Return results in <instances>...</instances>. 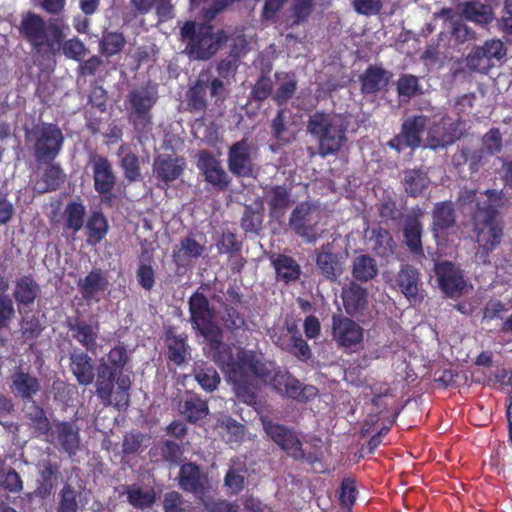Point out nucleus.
<instances>
[{
    "label": "nucleus",
    "mask_w": 512,
    "mask_h": 512,
    "mask_svg": "<svg viewBox=\"0 0 512 512\" xmlns=\"http://www.w3.org/2000/svg\"><path fill=\"white\" fill-rule=\"evenodd\" d=\"M485 196L487 203H477L478 210L476 213L489 215L492 219H496L497 211L503 205V194L497 190H486Z\"/></svg>",
    "instance_id": "nucleus-48"
},
{
    "label": "nucleus",
    "mask_w": 512,
    "mask_h": 512,
    "mask_svg": "<svg viewBox=\"0 0 512 512\" xmlns=\"http://www.w3.org/2000/svg\"><path fill=\"white\" fill-rule=\"evenodd\" d=\"M185 167L183 158L172 155H159L153 164L154 174L162 181L168 183L176 180Z\"/></svg>",
    "instance_id": "nucleus-27"
},
{
    "label": "nucleus",
    "mask_w": 512,
    "mask_h": 512,
    "mask_svg": "<svg viewBox=\"0 0 512 512\" xmlns=\"http://www.w3.org/2000/svg\"><path fill=\"white\" fill-rule=\"evenodd\" d=\"M352 6L357 14L372 16L380 13L383 3L381 0H353Z\"/></svg>",
    "instance_id": "nucleus-54"
},
{
    "label": "nucleus",
    "mask_w": 512,
    "mask_h": 512,
    "mask_svg": "<svg viewBox=\"0 0 512 512\" xmlns=\"http://www.w3.org/2000/svg\"><path fill=\"white\" fill-rule=\"evenodd\" d=\"M189 310L192 324L203 336L214 335L218 326L214 322V313L209 307L207 298L201 293H194L190 297Z\"/></svg>",
    "instance_id": "nucleus-12"
},
{
    "label": "nucleus",
    "mask_w": 512,
    "mask_h": 512,
    "mask_svg": "<svg viewBox=\"0 0 512 512\" xmlns=\"http://www.w3.org/2000/svg\"><path fill=\"white\" fill-rule=\"evenodd\" d=\"M389 81V74L378 67H370L361 77L362 92L374 94L384 89Z\"/></svg>",
    "instance_id": "nucleus-33"
},
{
    "label": "nucleus",
    "mask_w": 512,
    "mask_h": 512,
    "mask_svg": "<svg viewBox=\"0 0 512 512\" xmlns=\"http://www.w3.org/2000/svg\"><path fill=\"white\" fill-rule=\"evenodd\" d=\"M324 211L313 202L298 204L289 218L291 229L307 243H315L319 236L318 225L325 218Z\"/></svg>",
    "instance_id": "nucleus-8"
},
{
    "label": "nucleus",
    "mask_w": 512,
    "mask_h": 512,
    "mask_svg": "<svg viewBox=\"0 0 512 512\" xmlns=\"http://www.w3.org/2000/svg\"><path fill=\"white\" fill-rule=\"evenodd\" d=\"M163 508L165 512H183L182 496L176 491L167 492L164 495Z\"/></svg>",
    "instance_id": "nucleus-64"
},
{
    "label": "nucleus",
    "mask_w": 512,
    "mask_h": 512,
    "mask_svg": "<svg viewBox=\"0 0 512 512\" xmlns=\"http://www.w3.org/2000/svg\"><path fill=\"white\" fill-rule=\"evenodd\" d=\"M343 306L350 316H358L368 308V292L357 283L351 282L342 289Z\"/></svg>",
    "instance_id": "nucleus-24"
},
{
    "label": "nucleus",
    "mask_w": 512,
    "mask_h": 512,
    "mask_svg": "<svg viewBox=\"0 0 512 512\" xmlns=\"http://www.w3.org/2000/svg\"><path fill=\"white\" fill-rule=\"evenodd\" d=\"M481 48L485 51L490 62L492 59L500 60L506 55V48L500 40L493 39L486 41Z\"/></svg>",
    "instance_id": "nucleus-63"
},
{
    "label": "nucleus",
    "mask_w": 512,
    "mask_h": 512,
    "mask_svg": "<svg viewBox=\"0 0 512 512\" xmlns=\"http://www.w3.org/2000/svg\"><path fill=\"white\" fill-rule=\"evenodd\" d=\"M179 484L183 490L191 492L199 498L205 496L207 478L201 474L195 464L187 463L181 466Z\"/></svg>",
    "instance_id": "nucleus-25"
},
{
    "label": "nucleus",
    "mask_w": 512,
    "mask_h": 512,
    "mask_svg": "<svg viewBox=\"0 0 512 512\" xmlns=\"http://www.w3.org/2000/svg\"><path fill=\"white\" fill-rule=\"evenodd\" d=\"M93 171L95 190L101 194L110 193L115 185V176L109 161L99 155H93L89 161Z\"/></svg>",
    "instance_id": "nucleus-23"
},
{
    "label": "nucleus",
    "mask_w": 512,
    "mask_h": 512,
    "mask_svg": "<svg viewBox=\"0 0 512 512\" xmlns=\"http://www.w3.org/2000/svg\"><path fill=\"white\" fill-rule=\"evenodd\" d=\"M195 379L206 391H213L217 388L220 377L213 367H202L195 370Z\"/></svg>",
    "instance_id": "nucleus-52"
},
{
    "label": "nucleus",
    "mask_w": 512,
    "mask_h": 512,
    "mask_svg": "<svg viewBox=\"0 0 512 512\" xmlns=\"http://www.w3.org/2000/svg\"><path fill=\"white\" fill-rule=\"evenodd\" d=\"M272 338L277 346L291 352L301 360H307L311 357L310 347L298 333L297 327L293 323L287 324L286 330H282L279 335L275 333Z\"/></svg>",
    "instance_id": "nucleus-18"
},
{
    "label": "nucleus",
    "mask_w": 512,
    "mask_h": 512,
    "mask_svg": "<svg viewBox=\"0 0 512 512\" xmlns=\"http://www.w3.org/2000/svg\"><path fill=\"white\" fill-rule=\"evenodd\" d=\"M220 334L219 329L214 335L204 337L208 341L206 354L226 374L236 396L246 404L253 405L256 403L254 379L265 378L271 365L267 366L262 357L252 351L237 349L234 354L232 348L221 341Z\"/></svg>",
    "instance_id": "nucleus-1"
},
{
    "label": "nucleus",
    "mask_w": 512,
    "mask_h": 512,
    "mask_svg": "<svg viewBox=\"0 0 512 512\" xmlns=\"http://www.w3.org/2000/svg\"><path fill=\"white\" fill-rule=\"evenodd\" d=\"M267 201L271 210L276 212L290 204V195L285 187L276 186L267 191Z\"/></svg>",
    "instance_id": "nucleus-53"
},
{
    "label": "nucleus",
    "mask_w": 512,
    "mask_h": 512,
    "mask_svg": "<svg viewBox=\"0 0 512 512\" xmlns=\"http://www.w3.org/2000/svg\"><path fill=\"white\" fill-rule=\"evenodd\" d=\"M316 263L321 273L329 280L336 281L343 272L342 263L332 252L330 243L322 245L317 251Z\"/></svg>",
    "instance_id": "nucleus-28"
},
{
    "label": "nucleus",
    "mask_w": 512,
    "mask_h": 512,
    "mask_svg": "<svg viewBox=\"0 0 512 512\" xmlns=\"http://www.w3.org/2000/svg\"><path fill=\"white\" fill-rule=\"evenodd\" d=\"M435 273L440 288L450 297L461 295L467 288L461 271L451 262L437 263L435 265Z\"/></svg>",
    "instance_id": "nucleus-15"
},
{
    "label": "nucleus",
    "mask_w": 512,
    "mask_h": 512,
    "mask_svg": "<svg viewBox=\"0 0 512 512\" xmlns=\"http://www.w3.org/2000/svg\"><path fill=\"white\" fill-rule=\"evenodd\" d=\"M277 277L288 283L295 281L300 276V266L291 257L281 255L274 261Z\"/></svg>",
    "instance_id": "nucleus-43"
},
{
    "label": "nucleus",
    "mask_w": 512,
    "mask_h": 512,
    "mask_svg": "<svg viewBox=\"0 0 512 512\" xmlns=\"http://www.w3.org/2000/svg\"><path fill=\"white\" fill-rule=\"evenodd\" d=\"M108 232V223L104 215L94 212L86 223L87 242L91 245L99 243Z\"/></svg>",
    "instance_id": "nucleus-39"
},
{
    "label": "nucleus",
    "mask_w": 512,
    "mask_h": 512,
    "mask_svg": "<svg viewBox=\"0 0 512 512\" xmlns=\"http://www.w3.org/2000/svg\"><path fill=\"white\" fill-rule=\"evenodd\" d=\"M20 33L37 53L52 56L60 51L64 37L56 24H46L39 15L32 12L22 17Z\"/></svg>",
    "instance_id": "nucleus-2"
},
{
    "label": "nucleus",
    "mask_w": 512,
    "mask_h": 512,
    "mask_svg": "<svg viewBox=\"0 0 512 512\" xmlns=\"http://www.w3.org/2000/svg\"><path fill=\"white\" fill-rule=\"evenodd\" d=\"M378 273L376 261L369 255L360 254L353 259L352 275L361 282L373 279Z\"/></svg>",
    "instance_id": "nucleus-34"
},
{
    "label": "nucleus",
    "mask_w": 512,
    "mask_h": 512,
    "mask_svg": "<svg viewBox=\"0 0 512 512\" xmlns=\"http://www.w3.org/2000/svg\"><path fill=\"white\" fill-rule=\"evenodd\" d=\"M463 133L462 123L450 117H442L440 122L429 127L426 146L431 149L443 148L453 144Z\"/></svg>",
    "instance_id": "nucleus-13"
},
{
    "label": "nucleus",
    "mask_w": 512,
    "mask_h": 512,
    "mask_svg": "<svg viewBox=\"0 0 512 512\" xmlns=\"http://www.w3.org/2000/svg\"><path fill=\"white\" fill-rule=\"evenodd\" d=\"M38 164L40 165L41 163ZM44 164L46 167L34 186V189L39 193L55 190L65 180V174L59 164L53 161Z\"/></svg>",
    "instance_id": "nucleus-31"
},
{
    "label": "nucleus",
    "mask_w": 512,
    "mask_h": 512,
    "mask_svg": "<svg viewBox=\"0 0 512 512\" xmlns=\"http://www.w3.org/2000/svg\"><path fill=\"white\" fill-rule=\"evenodd\" d=\"M474 230L477 242L474 261L480 264H487L490 262V253L502 241L503 226L497 219H492L487 214L475 213Z\"/></svg>",
    "instance_id": "nucleus-7"
},
{
    "label": "nucleus",
    "mask_w": 512,
    "mask_h": 512,
    "mask_svg": "<svg viewBox=\"0 0 512 512\" xmlns=\"http://www.w3.org/2000/svg\"><path fill=\"white\" fill-rule=\"evenodd\" d=\"M452 204L449 202L438 203L433 210V227L435 232L444 230L454 223Z\"/></svg>",
    "instance_id": "nucleus-46"
},
{
    "label": "nucleus",
    "mask_w": 512,
    "mask_h": 512,
    "mask_svg": "<svg viewBox=\"0 0 512 512\" xmlns=\"http://www.w3.org/2000/svg\"><path fill=\"white\" fill-rule=\"evenodd\" d=\"M181 36L188 41L189 54L201 60L213 56L227 37L222 30L214 31L210 25H200L197 29L193 22H187L181 29Z\"/></svg>",
    "instance_id": "nucleus-5"
},
{
    "label": "nucleus",
    "mask_w": 512,
    "mask_h": 512,
    "mask_svg": "<svg viewBox=\"0 0 512 512\" xmlns=\"http://www.w3.org/2000/svg\"><path fill=\"white\" fill-rule=\"evenodd\" d=\"M0 484L12 493L20 492L23 489L21 477L14 469L3 473L0 477Z\"/></svg>",
    "instance_id": "nucleus-58"
},
{
    "label": "nucleus",
    "mask_w": 512,
    "mask_h": 512,
    "mask_svg": "<svg viewBox=\"0 0 512 512\" xmlns=\"http://www.w3.org/2000/svg\"><path fill=\"white\" fill-rule=\"evenodd\" d=\"M85 215L86 209L82 203L77 201L68 203L63 212L66 229L74 233L80 231L84 224Z\"/></svg>",
    "instance_id": "nucleus-40"
},
{
    "label": "nucleus",
    "mask_w": 512,
    "mask_h": 512,
    "mask_svg": "<svg viewBox=\"0 0 512 512\" xmlns=\"http://www.w3.org/2000/svg\"><path fill=\"white\" fill-rule=\"evenodd\" d=\"M460 14L468 21L487 25L493 20L492 8L480 2H466L459 6Z\"/></svg>",
    "instance_id": "nucleus-32"
},
{
    "label": "nucleus",
    "mask_w": 512,
    "mask_h": 512,
    "mask_svg": "<svg viewBox=\"0 0 512 512\" xmlns=\"http://www.w3.org/2000/svg\"><path fill=\"white\" fill-rule=\"evenodd\" d=\"M157 99V90L152 86L137 88L129 92V118L138 131L144 132L150 129L152 124L150 111Z\"/></svg>",
    "instance_id": "nucleus-9"
},
{
    "label": "nucleus",
    "mask_w": 512,
    "mask_h": 512,
    "mask_svg": "<svg viewBox=\"0 0 512 512\" xmlns=\"http://www.w3.org/2000/svg\"><path fill=\"white\" fill-rule=\"evenodd\" d=\"M62 46L66 57L74 60H80L86 53L84 44L77 38L66 41Z\"/></svg>",
    "instance_id": "nucleus-60"
},
{
    "label": "nucleus",
    "mask_w": 512,
    "mask_h": 512,
    "mask_svg": "<svg viewBox=\"0 0 512 512\" xmlns=\"http://www.w3.org/2000/svg\"><path fill=\"white\" fill-rule=\"evenodd\" d=\"M339 499L341 504L347 507L354 503L356 499V487L353 480L347 478L342 481Z\"/></svg>",
    "instance_id": "nucleus-61"
},
{
    "label": "nucleus",
    "mask_w": 512,
    "mask_h": 512,
    "mask_svg": "<svg viewBox=\"0 0 512 512\" xmlns=\"http://www.w3.org/2000/svg\"><path fill=\"white\" fill-rule=\"evenodd\" d=\"M262 424L266 434L288 455L295 459L304 457L301 443L292 431L267 419H262Z\"/></svg>",
    "instance_id": "nucleus-16"
},
{
    "label": "nucleus",
    "mask_w": 512,
    "mask_h": 512,
    "mask_svg": "<svg viewBox=\"0 0 512 512\" xmlns=\"http://www.w3.org/2000/svg\"><path fill=\"white\" fill-rule=\"evenodd\" d=\"M179 411L189 422L195 423L207 416L208 406L205 401L191 397L180 402Z\"/></svg>",
    "instance_id": "nucleus-41"
},
{
    "label": "nucleus",
    "mask_w": 512,
    "mask_h": 512,
    "mask_svg": "<svg viewBox=\"0 0 512 512\" xmlns=\"http://www.w3.org/2000/svg\"><path fill=\"white\" fill-rule=\"evenodd\" d=\"M115 373L107 363L101 364L96 382V393L105 405L125 409L129 404V376L120 374L114 384Z\"/></svg>",
    "instance_id": "nucleus-6"
},
{
    "label": "nucleus",
    "mask_w": 512,
    "mask_h": 512,
    "mask_svg": "<svg viewBox=\"0 0 512 512\" xmlns=\"http://www.w3.org/2000/svg\"><path fill=\"white\" fill-rule=\"evenodd\" d=\"M427 125V118L423 115L407 118L402 124L399 135L389 141V146L396 151H401L404 146L416 148L421 143V134Z\"/></svg>",
    "instance_id": "nucleus-14"
},
{
    "label": "nucleus",
    "mask_w": 512,
    "mask_h": 512,
    "mask_svg": "<svg viewBox=\"0 0 512 512\" xmlns=\"http://www.w3.org/2000/svg\"><path fill=\"white\" fill-rule=\"evenodd\" d=\"M397 90L402 97L414 96L419 90L418 78L413 75L401 76L397 82Z\"/></svg>",
    "instance_id": "nucleus-56"
},
{
    "label": "nucleus",
    "mask_w": 512,
    "mask_h": 512,
    "mask_svg": "<svg viewBox=\"0 0 512 512\" xmlns=\"http://www.w3.org/2000/svg\"><path fill=\"white\" fill-rule=\"evenodd\" d=\"M430 180L427 172L422 170H408L405 172L404 187L411 196H418L428 187Z\"/></svg>",
    "instance_id": "nucleus-42"
},
{
    "label": "nucleus",
    "mask_w": 512,
    "mask_h": 512,
    "mask_svg": "<svg viewBox=\"0 0 512 512\" xmlns=\"http://www.w3.org/2000/svg\"><path fill=\"white\" fill-rule=\"evenodd\" d=\"M313 10L312 0H294L289 15L286 18V25L292 27L306 21Z\"/></svg>",
    "instance_id": "nucleus-44"
},
{
    "label": "nucleus",
    "mask_w": 512,
    "mask_h": 512,
    "mask_svg": "<svg viewBox=\"0 0 512 512\" xmlns=\"http://www.w3.org/2000/svg\"><path fill=\"white\" fill-rule=\"evenodd\" d=\"M422 225L415 217H409L404 223V238L409 250L416 255H423L421 243Z\"/></svg>",
    "instance_id": "nucleus-36"
},
{
    "label": "nucleus",
    "mask_w": 512,
    "mask_h": 512,
    "mask_svg": "<svg viewBox=\"0 0 512 512\" xmlns=\"http://www.w3.org/2000/svg\"><path fill=\"white\" fill-rule=\"evenodd\" d=\"M108 287L109 281L100 270H92L78 281L79 291L87 302H99Z\"/></svg>",
    "instance_id": "nucleus-21"
},
{
    "label": "nucleus",
    "mask_w": 512,
    "mask_h": 512,
    "mask_svg": "<svg viewBox=\"0 0 512 512\" xmlns=\"http://www.w3.org/2000/svg\"><path fill=\"white\" fill-rule=\"evenodd\" d=\"M27 418L29 420V425L34 428L37 436L48 437L52 427L50 426V422L41 407L37 405L30 406L28 408Z\"/></svg>",
    "instance_id": "nucleus-45"
},
{
    "label": "nucleus",
    "mask_w": 512,
    "mask_h": 512,
    "mask_svg": "<svg viewBox=\"0 0 512 512\" xmlns=\"http://www.w3.org/2000/svg\"><path fill=\"white\" fill-rule=\"evenodd\" d=\"M197 167L205 176V180L220 190L229 184V176L221 167L220 162L210 153L203 151L198 156Z\"/></svg>",
    "instance_id": "nucleus-20"
},
{
    "label": "nucleus",
    "mask_w": 512,
    "mask_h": 512,
    "mask_svg": "<svg viewBox=\"0 0 512 512\" xmlns=\"http://www.w3.org/2000/svg\"><path fill=\"white\" fill-rule=\"evenodd\" d=\"M73 337L90 351L96 348V341L99 333V324H88L80 321L71 327Z\"/></svg>",
    "instance_id": "nucleus-35"
},
{
    "label": "nucleus",
    "mask_w": 512,
    "mask_h": 512,
    "mask_svg": "<svg viewBox=\"0 0 512 512\" xmlns=\"http://www.w3.org/2000/svg\"><path fill=\"white\" fill-rule=\"evenodd\" d=\"M47 441L69 456H74L81 449L80 429L75 422H54Z\"/></svg>",
    "instance_id": "nucleus-11"
},
{
    "label": "nucleus",
    "mask_w": 512,
    "mask_h": 512,
    "mask_svg": "<svg viewBox=\"0 0 512 512\" xmlns=\"http://www.w3.org/2000/svg\"><path fill=\"white\" fill-rule=\"evenodd\" d=\"M121 166L124 170L125 177L130 181H135L140 178L139 160L135 154H125L121 159Z\"/></svg>",
    "instance_id": "nucleus-55"
},
{
    "label": "nucleus",
    "mask_w": 512,
    "mask_h": 512,
    "mask_svg": "<svg viewBox=\"0 0 512 512\" xmlns=\"http://www.w3.org/2000/svg\"><path fill=\"white\" fill-rule=\"evenodd\" d=\"M206 510L209 512H238L239 506L225 500H212L206 497L201 498Z\"/></svg>",
    "instance_id": "nucleus-59"
},
{
    "label": "nucleus",
    "mask_w": 512,
    "mask_h": 512,
    "mask_svg": "<svg viewBox=\"0 0 512 512\" xmlns=\"http://www.w3.org/2000/svg\"><path fill=\"white\" fill-rule=\"evenodd\" d=\"M264 363L267 366L271 365L270 372H268L265 378H255L254 382H256L257 379L265 383L270 382L273 388L280 394L298 401H307L317 395L318 391L314 386H302L296 378L287 372L277 371L274 373L273 377H270V374L274 371V366L270 362ZM254 384L256 385V383Z\"/></svg>",
    "instance_id": "nucleus-10"
},
{
    "label": "nucleus",
    "mask_w": 512,
    "mask_h": 512,
    "mask_svg": "<svg viewBox=\"0 0 512 512\" xmlns=\"http://www.w3.org/2000/svg\"><path fill=\"white\" fill-rule=\"evenodd\" d=\"M466 62L469 69L480 73H487L492 66L481 46L472 49L467 56Z\"/></svg>",
    "instance_id": "nucleus-50"
},
{
    "label": "nucleus",
    "mask_w": 512,
    "mask_h": 512,
    "mask_svg": "<svg viewBox=\"0 0 512 512\" xmlns=\"http://www.w3.org/2000/svg\"><path fill=\"white\" fill-rule=\"evenodd\" d=\"M483 146L490 154L500 152L502 148V138L498 129H491L484 135Z\"/></svg>",
    "instance_id": "nucleus-62"
},
{
    "label": "nucleus",
    "mask_w": 512,
    "mask_h": 512,
    "mask_svg": "<svg viewBox=\"0 0 512 512\" xmlns=\"http://www.w3.org/2000/svg\"><path fill=\"white\" fill-rule=\"evenodd\" d=\"M12 393L23 399H32L40 391L39 380L19 369L11 375Z\"/></svg>",
    "instance_id": "nucleus-29"
},
{
    "label": "nucleus",
    "mask_w": 512,
    "mask_h": 512,
    "mask_svg": "<svg viewBox=\"0 0 512 512\" xmlns=\"http://www.w3.org/2000/svg\"><path fill=\"white\" fill-rule=\"evenodd\" d=\"M298 117L288 109H281L272 121V134L281 142L294 140L298 130Z\"/></svg>",
    "instance_id": "nucleus-26"
},
{
    "label": "nucleus",
    "mask_w": 512,
    "mask_h": 512,
    "mask_svg": "<svg viewBox=\"0 0 512 512\" xmlns=\"http://www.w3.org/2000/svg\"><path fill=\"white\" fill-rule=\"evenodd\" d=\"M228 166L229 170L237 176L252 175L253 164L246 140H241L231 146L228 155Z\"/></svg>",
    "instance_id": "nucleus-22"
},
{
    "label": "nucleus",
    "mask_w": 512,
    "mask_h": 512,
    "mask_svg": "<svg viewBox=\"0 0 512 512\" xmlns=\"http://www.w3.org/2000/svg\"><path fill=\"white\" fill-rule=\"evenodd\" d=\"M307 131L317 139L322 156L336 153L346 140L344 120L335 114L315 112L309 117Z\"/></svg>",
    "instance_id": "nucleus-3"
},
{
    "label": "nucleus",
    "mask_w": 512,
    "mask_h": 512,
    "mask_svg": "<svg viewBox=\"0 0 512 512\" xmlns=\"http://www.w3.org/2000/svg\"><path fill=\"white\" fill-rule=\"evenodd\" d=\"M25 140L36 163H50L60 154L64 135L57 125L41 123L26 131Z\"/></svg>",
    "instance_id": "nucleus-4"
},
{
    "label": "nucleus",
    "mask_w": 512,
    "mask_h": 512,
    "mask_svg": "<svg viewBox=\"0 0 512 512\" xmlns=\"http://www.w3.org/2000/svg\"><path fill=\"white\" fill-rule=\"evenodd\" d=\"M128 502L135 508L150 507L156 500L155 491L150 487H142L140 485H130L125 489Z\"/></svg>",
    "instance_id": "nucleus-37"
},
{
    "label": "nucleus",
    "mask_w": 512,
    "mask_h": 512,
    "mask_svg": "<svg viewBox=\"0 0 512 512\" xmlns=\"http://www.w3.org/2000/svg\"><path fill=\"white\" fill-rule=\"evenodd\" d=\"M39 292L37 283L29 276H23L15 283L13 296L19 304L29 305L34 302Z\"/></svg>",
    "instance_id": "nucleus-38"
},
{
    "label": "nucleus",
    "mask_w": 512,
    "mask_h": 512,
    "mask_svg": "<svg viewBox=\"0 0 512 512\" xmlns=\"http://www.w3.org/2000/svg\"><path fill=\"white\" fill-rule=\"evenodd\" d=\"M297 87V82L293 77L287 76L286 79L279 85L274 95V100L279 104L287 102L294 94Z\"/></svg>",
    "instance_id": "nucleus-57"
},
{
    "label": "nucleus",
    "mask_w": 512,
    "mask_h": 512,
    "mask_svg": "<svg viewBox=\"0 0 512 512\" xmlns=\"http://www.w3.org/2000/svg\"><path fill=\"white\" fill-rule=\"evenodd\" d=\"M125 45V39L121 33L107 32L103 34L100 48L106 56L118 54Z\"/></svg>",
    "instance_id": "nucleus-49"
},
{
    "label": "nucleus",
    "mask_w": 512,
    "mask_h": 512,
    "mask_svg": "<svg viewBox=\"0 0 512 512\" xmlns=\"http://www.w3.org/2000/svg\"><path fill=\"white\" fill-rule=\"evenodd\" d=\"M395 286L400 290L410 304L422 302L424 296L421 290L419 272L410 265H403L395 276Z\"/></svg>",
    "instance_id": "nucleus-17"
},
{
    "label": "nucleus",
    "mask_w": 512,
    "mask_h": 512,
    "mask_svg": "<svg viewBox=\"0 0 512 512\" xmlns=\"http://www.w3.org/2000/svg\"><path fill=\"white\" fill-rule=\"evenodd\" d=\"M82 507L77 492L70 486H65L60 494L58 512H79Z\"/></svg>",
    "instance_id": "nucleus-51"
},
{
    "label": "nucleus",
    "mask_w": 512,
    "mask_h": 512,
    "mask_svg": "<svg viewBox=\"0 0 512 512\" xmlns=\"http://www.w3.org/2000/svg\"><path fill=\"white\" fill-rule=\"evenodd\" d=\"M332 328L333 338L340 346L351 347L362 341V328L349 318L334 315Z\"/></svg>",
    "instance_id": "nucleus-19"
},
{
    "label": "nucleus",
    "mask_w": 512,
    "mask_h": 512,
    "mask_svg": "<svg viewBox=\"0 0 512 512\" xmlns=\"http://www.w3.org/2000/svg\"><path fill=\"white\" fill-rule=\"evenodd\" d=\"M70 367L79 384L87 386L94 379V365L91 357L83 352H74L70 356Z\"/></svg>",
    "instance_id": "nucleus-30"
},
{
    "label": "nucleus",
    "mask_w": 512,
    "mask_h": 512,
    "mask_svg": "<svg viewBox=\"0 0 512 512\" xmlns=\"http://www.w3.org/2000/svg\"><path fill=\"white\" fill-rule=\"evenodd\" d=\"M204 252V247L192 238L181 241L180 248L175 252V261L183 264L192 258H198Z\"/></svg>",
    "instance_id": "nucleus-47"
}]
</instances>
